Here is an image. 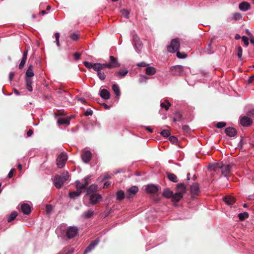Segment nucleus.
I'll use <instances>...</instances> for the list:
<instances>
[{
	"label": "nucleus",
	"mask_w": 254,
	"mask_h": 254,
	"mask_svg": "<svg viewBox=\"0 0 254 254\" xmlns=\"http://www.w3.org/2000/svg\"><path fill=\"white\" fill-rule=\"evenodd\" d=\"M68 178L69 176L67 173L65 175L56 176L54 179L55 186L58 189L61 188L64 183L68 179Z\"/></svg>",
	"instance_id": "obj_2"
},
{
	"label": "nucleus",
	"mask_w": 254,
	"mask_h": 254,
	"mask_svg": "<svg viewBox=\"0 0 254 254\" xmlns=\"http://www.w3.org/2000/svg\"><path fill=\"white\" fill-rule=\"evenodd\" d=\"M32 134L33 131L31 129H29L27 132V135L28 136H30Z\"/></svg>",
	"instance_id": "obj_59"
},
{
	"label": "nucleus",
	"mask_w": 254,
	"mask_h": 254,
	"mask_svg": "<svg viewBox=\"0 0 254 254\" xmlns=\"http://www.w3.org/2000/svg\"><path fill=\"white\" fill-rule=\"evenodd\" d=\"M240 123L243 126L248 127L251 125L252 120L248 117L244 116L241 118Z\"/></svg>",
	"instance_id": "obj_11"
},
{
	"label": "nucleus",
	"mask_w": 254,
	"mask_h": 254,
	"mask_svg": "<svg viewBox=\"0 0 254 254\" xmlns=\"http://www.w3.org/2000/svg\"><path fill=\"white\" fill-rule=\"evenodd\" d=\"M239 8L241 11H246L250 9L251 5L248 2L243 1L239 4Z\"/></svg>",
	"instance_id": "obj_13"
},
{
	"label": "nucleus",
	"mask_w": 254,
	"mask_h": 254,
	"mask_svg": "<svg viewBox=\"0 0 254 254\" xmlns=\"http://www.w3.org/2000/svg\"><path fill=\"white\" fill-rule=\"evenodd\" d=\"M112 89L114 91L116 96L119 98L120 96V89L119 86L117 84H114L112 86Z\"/></svg>",
	"instance_id": "obj_27"
},
{
	"label": "nucleus",
	"mask_w": 254,
	"mask_h": 254,
	"mask_svg": "<svg viewBox=\"0 0 254 254\" xmlns=\"http://www.w3.org/2000/svg\"><path fill=\"white\" fill-rule=\"evenodd\" d=\"M79 101H80V102H81V103H84H84H85V99H83V98H80V99H79Z\"/></svg>",
	"instance_id": "obj_62"
},
{
	"label": "nucleus",
	"mask_w": 254,
	"mask_h": 254,
	"mask_svg": "<svg viewBox=\"0 0 254 254\" xmlns=\"http://www.w3.org/2000/svg\"><path fill=\"white\" fill-rule=\"evenodd\" d=\"M160 106L161 108H165L167 111L171 106V104L167 100H165L164 102L161 103Z\"/></svg>",
	"instance_id": "obj_33"
},
{
	"label": "nucleus",
	"mask_w": 254,
	"mask_h": 254,
	"mask_svg": "<svg viewBox=\"0 0 254 254\" xmlns=\"http://www.w3.org/2000/svg\"><path fill=\"white\" fill-rule=\"evenodd\" d=\"M242 41L244 42L245 45L246 46H248L249 44V39L248 38L246 37V36H243L242 37Z\"/></svg>",
	"instance_id": "obj_49"
},
{
	"label": "nucleus",
	"mask_w": 254,
	"mask_h": 254,
	"mask_svg": "<svg viewBox=\"0 0 254 254\" xmlns=\"http://www.w3.org/2000/svg\"><path fill=\"white\" fill-rule=\"evenodd\" d=\"M156 72V69L153 66H148L145 69V73L148 75H154Z\"/></svg>",
	"instance_id": "obj_19"
},
{
	"label": "nucleus",
	"mask_w": 254,
	"mask_h": 254,
	"mask_svg": "<svg viewBox=\"0 0 254 254\" xmlns=\"http://www.w3.org/2000/svg\"><path fill=\"white\" fill-rule=\"evenodd\" d=\"M83 64L85 66H86L88 68H93L94 63H89L88 62H84Z\"/></svg>",
	"instance_id": "obj_41"
},
{
	"label": "nucleus",
	"mask_w": 254,
	"mask_h": 254,
	"mask_svg": "<svg viewBox=\"0 0 254 254\" xmlns=\"http://www.w3.org/2000/svg\"><path fill=\"white\" fill-rule=\"evenodd\" d=\"M249 217V214L247 212H245L239 214V218L241 220H243Z\"/></svg>",
	"instance_id": "obj_35"
},
{
	"label": "nucleus",
	"mask_w": 254,
	"mask_h": 254,
	"mask_svg": "<svg viewBox=\"0 0 254 254\" xmlns=\"http://www.w3.org/2000/svg\"><path fill=\"white\" fill-rule=\"evenodd\" d=\"M110 62L108 64H105V66L107 68H116L120 66V64L118 62L117 58L111 56L109 57Z\"/></svg>",
	"instance_id": "obj_5"
},
{
	"label": "nucleus",
	"mask_w": 254,
	"mask_h": 254,
	"mask_svg": "<svg viewBox=\"0 0 254 254\" xmlns=\"http://www.w3.org/2000/svg\"><path fill=\"white\" fill-rule=\"evenodd\" d=\"M26 59H24V58H22L19 65V69H22L23 67H24L25 63H26Z\"/></svg>",
	"instance_id": "obj_47"
},
{
	"label": "nucleus",
	"mask_w": 254,
	"mask_h": 254,
	"mask_svg": "<svg viewBox=\"0 0 254 254\" xmlns=\"http://www.w3.org/2000/svg\"><path fill=\"white\" fill-rule=\"evenodd\" d=\"M111 185V183L109 182H106L104 184L103 188H107Z\"/></svg>",
	"instance_id": "obj_56"
},
{
	"label": "nucleus",
	"mask_w": 254,
	"mask_h": 254,
	"mask_svg": "<svg viewBox=\"0 0 254 254\" xmlns=\"http://www.w3.org/2000/svg\"><path fill=\"white\" fill-rule=\"evenodd\" d=\"M92 153L89 151H85L82 155V159L84 162L88 163L91 159Z\"/></svg>",
	"instance_id": "obj_14"
},
{
	"label": "nucleus",
	"mask_w": 254,
	"mask_h": 254,
	"mask_svg": "<svg viewBox=\"0 0 254 254\" xmlns=\"http://www.w3.org/2000/svg\"><path fill=\"white\" fill-rule=\"evenodd\" d=\"M171 140L173 141H175L176 140H177V138L176 137L173 136L171 138Z\"/></svg>",
	"instance_id": "obj_63"
},
{
	"label": "nucleus",
	"mask_w": 254,
	"mask_h": 254,
	"mask_svg": "<svg viewBox=\"0 0 254 254\" xmlns=\"http://www.w3.org/2000/svg\"><path fill=\"white\" fill-rule=\"evenodd\" d=\"M102 196L98 193H93L91 194L90 196V202L92 204L100 202L102 200Z\"/></svg>",
	"instance_id": "obj_6"
},
{
	"label": "nucleus",
	"mask_w": 254,
	"mask_h": 254,
	"mask_svg": "<svg viewBox=\"0 0 254 254\" xmlns=\"http://www.w3.org/2000/svg\"><path fill=\"white\" fill-rule=\"evenodd\" d=\"M99 241L97 240L94 241L93 242L91 243L90 245L86 248L85 250L84 254H85L89 252H90L92 249H93L95 246L98 244Z\"/></svg>",
	"instance_id": "obj_20"
},
{
	"label": "nucleus",
	"mask_w": 254,
	"mask_h": 254,
	"mask_svg": "<svg viewBox=\"0 0 254 254\" xmlns=\"http://www.w3.org/2000/svg\"><path fill=\"white\" fill-rule=\"evenodd\" d=\"M138 191V189L136 186H132L127 190V197L128 198L133 197Z\"/></svg>",
	"instance_id": "obj_9"
},
{
	"label": "nucleus",
	"mask_w": 254,
	"mask_h": 254,
	"mask_svg": "<svg viewBox=\"0 0 254 254\" xmlns=\"http://www.w3.org/2000/svg\"><path fill=\"white\" fill-rule=\"evenodd\" d=\"M186 187L183 184H178L177 186V192H180L182 195L183 194L186 192Z\"/></svg>",
	"instance_id": "obj_21"
},
{
	"label": "nucleus",
	"mask_w": 254,
	"mask_h": 254,
	"mask_svg": "<svg viewBox=\"0 0 254 254\" xmlns=\"http://www.w3.org/2000/svg\"><path fill=\"white\" fill-rule=\"evenodd\" d=\"M183 196L180 192H176L175 194L173 193L172 200L174 202H178L183 197Z\"/></svg>",
	"instance_id": "obj_23"
},
{
	"label": "nucleus",
	"mask_w": 254,
	"mask_h": 254,
	"mask_svg": "<svg viewBox=\"0 0 254 254\" xmlns=\"http://www.w3.org/2000/svg\"><path fill=\"white\" fill-rule=\"evenodd\" d=\"M170 70L174 74L180 75L184 71V67L182 65H177L172 66Z\"/></svg>",
	"instance_id": "obj_8"
},
{
	"label": "nucleus",
	"mask_w": 254,
	"mask_h": 254,
	"mask_svg": "<svg viewBox=\"0 0 254 254\" xmlns=\"http://www.w3.org/2000/svg\"><path fill=\"white\" fill-rule=\"evenodd\" d=\"M46 208L47 212L49 213L52 211V207L51 205H47Z\"/></svg>",
	"instance_id": "obj_52"
},
{
	"label": "nucleus",
	"mask_w": 254,
	"mask_h": 254,
	"mask_svg": "<svg viewBox=\"0 0 254 254\" xmlns=\"http://www.w3.org/2000/svg\"><path fill=\"white\" fill-rule=\"evenodd\" d=\"M168 178L171 181H172L173 182H178V179L177 176L171 173H168Z\"/></svg>",
	"instance_id": "obj_34"
},
{
	"label": "nucleus",
	"mask_w": 254,
	"mask_h": 254,
	"mask_svg": "<svg viewBox=\"0 0 254 254\" xmlns=\"http://www.w3.org/2000/svg\"><path fill=\"white\" fill-rule=\"evenodd\" d=\"M190 191L192 195H197L199 192V188L198 184H193L190 186Z\"/></svg>",
	"instance_id": "obj_15"
},
{
	"label": "nucleus",
	"mask_w": 254,
	"mask_h": 254,
	"mask_svg": "<svg viewBox=\"0 0 254 254\" xmlns=\"http://www.w3.org/2000/svg\"><path fill=\"white\" fill-rule=\"evenodd\" d=\"M137 65L138 66H148V64H146V63L143 62H141V63H137Z\"/></svg>",
	"instance_id": "obj_51"
},
{
	"label": "nucleus",
	"mask_w": 254,
	"mask_h": 254,
	"mask_svg": "<svg viewBox=\"0 0 254 254\" xmlns=\"http://www.w3.org/2000/svg\"><path fill=\"white\" fill-rule=\"evenodd\" d=\"M100 96L104 99L108 100L110 98V92L105 89L101 90L100 93Z\"/></svg>",
	"instance_id": "obj_16"
},
{
	"label": "nucleus",
	"mask_w": 254,
	"mask_h": 254,
	"mask_svg": "<svg viewBox=\"0 0 254 254\" xmlns=\"http://www.w3.org/2000/svg\"><path fill=\"white\" fill-rule=\"evenodd\" d=\"M92 113H93V112L91 110H87L85 113V115L86 116H90V115H92Z\"/></svg>",
	"instance_id": "obj_53"
},
{
	"label": "nucleus",
	"mask_w": 254,
	"mask_h": 254,
	"mask_svg": "<svg viewBox=\"0 0 254 254\" xmlns=\"http://www.w3.org/2000/svg\"><path fill=\"white\" fill-rule=\"evenodd\" d=\"M14 76V72H11L9 73V79L10 81L12 80V79H13Z\"/></svg>",
	"instance_id": "obj_55"
},
{
	"label": "nucleus",
	"mask_w": 254,
	"mask_h": 254,
	"mask_svg": "<svg viewBox=\"0 0 254 254\" xmlns=\"http://www.w3.org/2000/svg\"><path fill=\"white\" fill-rule=\"evenodd\" d=\"M145 190L148 193H155L157 192L158 187L154 185H149L145 187Z\"/></svg>",
	"instance_id": "obj_12"
},
{
	"label": "nucleus",
	"mask_w": 254,
	"mask_h": 254,
	"mask_svg": "<svg viewBox=\"0 0 254 254\" xmlns=\"http://www.w3.org/2000/svg\"><path fill=\"white\" fill-rule=\"evenodd\" d=\"M233 18L235 20H239L242 18V15L240 13L236 12L233 14Z\"/></svg>",
	"instance_id": "obj_44"
},
{
	"label": "nucleus",
	"mask_w": 254,
	"mask_h": 254,
	"mask_svg": "<svg viewBox=\"0 0 254 254\" xmlns=\"http://www.w3.org/2000/svg\"><path fill=\"white\" fill-rule=\"evenodd\" d=\"M67 157L65 153H61L57 157L56 162L58 168H62L64 166V165L67 161Z\"/></svg>",
	"instance_id": "obj_3"
},
{
	"label": "nucleus",
	"mask_w": 254,
	"mask_h": 254,
	"mask_svg": "<svg viewBox=\"0 0 254 254\" xmlns=\"http://www.w3.org/2000/svg\"><path fill=\"white\" fill-rule=\"evenodd\" d=\"M224 201L227 204L231 205L235 202V199L232 196H226L224 198Z\"/></svg>",
	"instance_id": "obj_22"
},
{
	"label": "nucleus",
	"mask_w": 254,
	"mask_h": 254,
	"mask_svg": "<svg viewBox=\"0 0 254 254\" xmlns=\"http://www.w3.org/2000/svg\"><path fill=\"white\" fill-rule=\"evenodd\" d=\"M32 84V80L30 79H26V86L27 89L29 91H32V87L31 86Z\"/></svg>",
	"instance_id": "obj_36"
},
{
	"label": "nucleus",
	"mask_w": 254,
	"mask_h": 254,
	"mask_svg": "<svg viewBox=\"0 0 254 254\" xmlns=\"http://www.w3.org/2000/svg\"><path fill=\"white\" fill-rule=\"evenodd\" d=\"M74 56L76 60H78L80 58V55L77 53H75L74 54Z\"/></svg>",
	"instance_id": "obj_58"
},
{
	"label": "nucleus",
	"mask_w": 254,
	"mask_h": 254,
	"mask_svg": "<svg viewBox=\"0 0 254 254\" xmlns=\"http://www.w3.org/2000/svg\"><path fill=\"white\" fill-rule=\"evenodd\" d=\"M105 64H101L100 63H94V64H93V69L96 70V71H100V70L105 67H106V66H105Z\"/></svg>",
	"instance_id": "obj_25"
},
{
	"label": "nucleus",
	"mask_w": 254,
	"mask_h": 254,
	"mask_svg": "<svg viewBox=\"0 0 254 254\" xmlns=\"http://www.w3.org/2000/svg\"><path fill=\"white\" fill-rule=\"evenodd\" d=\"M250 41L252 44L254 45V37L252 36H250Z\"/></svg>",
	"instance_id": "obj_60"
},
{
	"label": "nucleus",
	"mask_w": 254,
	"mask_h": 254,
	"mask_svg": "<svg viewBox=\"0 0 254 254\" xmlns=\"http://www.w3.org/2000/svg\"><path fill=\"white\" fill-rule=\"evenodd\" d=\"M21 209L23 213L25 214H29L31 212V208L28 204H23L21 206Z\"/></svg>",
	"instance_id": "obj_17"
},
{
	"label": "nucleus",
	"mask_w": 254,
	"mask_h": 254,
	"mask_svg": "<svg viewBox=\"0 0 254 254\" xmlns=\"http://www.w3.org/2000/svg\"><path fill=\"white\" fill-rule=\"evenodd\" d=\"M161 134L163 136L167 137L170 135V132L169 130L164 129L161 131Z\"/></svg>",
	"instance_id": "obj_40"
},
{
	"label": "nucleus",
	"mask_w": 254,
	"mask_h": 254,
	"mask_svg": "<svg viewBox=\"0 0 254 254\" xmlns=\"http://www.w3.org/2000/svg\"><path fill=\"white\" fill-rule=\"evenodd\" d=\"M26 75L27 77H32L34 76V73L32 69V66L30 65L26 71Z\"/></svg>",
	"instance_id": "obj_31"
},
{
	"label": "nucleus",
	"mask_w": 254,
	"mask_h": 254,
	"mask_svg": "<svg viewBox=\"0 0 254 254\" xmlns=\"http://www.w3.org/2000/svg\"><path fill=\"white\" fill-rule=\"evenodd\" d=\"M243 50L242 48L239 46L238 47V56L239 59L241 60L242 57Z\"/></svg>",
	"instance_id": "obj_43"
},
{
	"label": "nucleus",
	"mask_w": 254,
	"mask_h": 254,
	"mask_svg": "<svg viewBox=\"0 0 254 254\" xmlns=\"http://www.w3.org/2000/svg\"><path fill=\"white\" fill-rule=\"evenodd\" d=\"M79 34L78 33H73L70 34V38L73 41L77 40L79 38Z\"/></svg>",
	"instance_id": "obj_38"
},
{
	"label": "nucleus",
	"mask_w": 254,
	"mask_h": 254,
	"mask_svg": "<svg viewBox=\"0 0 254 254\" xmlns=\"http://www.w3.org/2000/svg\"><path fill=\"white\" fill-rule=\"evenodd\" d=\"M182 118V115L180 113H177L176 114L175 117L174 118V122H177V121H179L180 120H181Z\"/></svg>",
	"instance_id": "obj_46"
},
{
	"label": "nucleus",
	"mask_w": 254,
	"mask_h": 254,
	"mask_svg": "<svg viewBox=\"0 0 254 254\" xmlns=\"http://www.w3.org/2000/svg\"><path fill=\"white\" fill-rule=\"evenodd\" d=\"M98 76L99 78L102 80H104L106 78V75L105 73L100 71L98 72Z\"/></svg>",
	"instance_id": "obj_42"
},
{
	"label": "nucleus",
	"mask_w": 254,
	"mask_h": 254,
	"mask_svg": "<svg viewBox=\"0 0 254 254\" xmlns=\"http://www.w3.org/2000/svg\"><path fill=\"white\" fill-rule=\"evenodd\" d=\"M122 14L126 18H129V11L127 9H124L121 10Z\"/></svg>",
	"instance_id": "obj_39"
},
{
	"label": "nucleus",
	"mask_w": 254,
	"mask_h": 254,
	"mask_svg": "<svg viewBox=\"0 0 254 254\" xmlns=\"http://www.w3.org/2000/svg\"><path fill=\"white\" fill-rule=\"evenodd\" d=\"M241 38V36L240 35H239V34H236V36H235V39L238 40V39H239Z\"/></svg>",
	"instance_id": "obj_61"
},
{
	"label": "nucleus",
	"mask_w": 254,
	"mask_h": 254,
	"mask_svg": "<svg viewBox=\"0 0 254 254\" xmlns=\"http://www.w3.org/2000/svg\"><path fill=\"white\" fill-rule=\"evenodd\" d=\"M127 73H128V70H121V71H119L118 74L119 75H121L122 76H125V75H126L127 74Z\"/></svg>",
	"instance_id": "obj_48"
},
{
	"label": "nucleus",
	"mask_w": 254,
	"mask_h": 254,
	"mask_svg": "<svg viewBox=\"0 0 254 254\" xmlns=\"http://www.w3.org/2000/svg\"><path fill=\"white\" fill-rule=\"evenodd\" d=\"M88 179H89V178H88V177L85 178L84 179V183L83 184L81 183L79 181H76V187L77 188V190H81L82 191V190L83 189H85L86 187V186L88 185Z\"/></svg>",
	"instance_id": "obj_10"
},
{
	"label": "nucleus",
	"mask_w": 254,
	"mask_h": 254,
	"mask_svg": "<svg viewBox=\"0 0 254 254\" xmlns=\"http://www.w3.org/2000/svg\"><path fill=\"white\" fill-rule=\"evenodd\" d=\"M125 193L123 190H119L117 192V199L119 200H122L125 197Z\"/></svg>",
	"instance_id": "obj_32"
},
{
	"label": "nucleus",
	"mask_w": 254,
	"mask_h": 254,
	"mask_svg": "<svg viewBox=\"0 0 254 254\" xmlns=\"http://www.w3.org/2000/svg\"><path fill=\"white\" fill-rule=\"evenodd\" d=\"M17 214L16 212H12L10 215H9L8 218V222H11V221L13 220L17 216Z\"/></svg>",
	"instance_id": "obj_37"
},
{
	"label": "nucleus",
	"mask_w": 254,
	"mask_h": 254,
	"mask_svg": "<svg viewBox=\"0 0 254 254\" xmlns=\"http://www.w3.org/2000/svg\"><path fill=\"white\" fill-rule=\"evenodd\" d=\"M59 125H68L69 124V120L65 118H59L58 120Z\"/></svg>",
	"instance_id": "obj_26"
},
{
	"label": "nucleus",
	"mask_w": 254,
	"mask_h": 254,
	"mask_svg": "<svg viewBox=\"0 0 254 254\" xmlns=\"http://www.w3.org/2000/svg\"><path fill=\"white\" fill-rule=\"evenodd\" d=\"M225 132L226 134L230 137H233L236 134V131L235 128L233 127H227L225 129Z\"/></svg>",
	"instance_id": "obj_18"
},
{
	"label": "nucleus",
	"mask_w": 254,
	"mask_h": 254,
	"mask_svg": "<svg viewBox=\"0 0 254 254\" xmlns=\"http://www.w3.org/2000/svg\"><path fill=\"white\" fill-rule=\"evenodd\" d=\"M81 193V191L79 190H77L75 191L71 192L69 193V197L71 198H75L79 196Z\"/></svg>",
	"instance_id": "obj_29"
},
{
	"label": "nucleus",
	"mask_w": 254,
	"mask_h": 254,
	"mask_svg": "<svg viewBox=\"0 0 254 254\" xmlns=\"http://www.w3.org/2000/svg\"><path fill=\"white\" fill-rule=\"evenodd\" d=\"M173 192L170 190L169 189H166L164 190L163 195L167 198H172L173 196Z\"/></svg>",
	"instance_id": "obj_24"
},
{
	"label": "nucleus",
	"mask_w": 254,
	"mask_h": 254,
	"mask_svg": "<svg viewBox=\"0 0 254 254\" xmlns=\"http://www.w3.org/2000/svg\"><path fill=\"white\" fill-rule=\"evenodd\" d=\"M180 47V43L178 39H173L170 43V45L168 46L167 49L170 53L177 52V56L178 58L183 59L187 57V55L184 53H181L178 52Z\"/></svg>",
	"instance_id": "obj_1"
},
{
	"label": "nucleus",
	"mask_w": 254,
	"mask_h": 254,
	"mask_svg": "<svg viewBox=\"0 0 254 254\" xmlns=\"http://www.w3.org/2000/svg\"><path fill=\"white\" fill-rule=\"evenodd\" d=\"M97 185H94V184L91 185L87 190V194H91L93 193V192H95L97 190Z\"/></svg>",
	"instance_id": "obj_28"
},
{
	"label": "nucleus",
	"mask_w": 254,
	"mask_h": 254,
	"mask_svg": "<svg viewBox=\"0 0 254 254\" xmlns=\"http://www.w3.org/2000/svg\"><path fill=\"white\" fill-rule=\"evenodd\" d=\"M146 129L148 130L149 132H152V129L150 128H149V127H146Z\"/></svg>",
	"instance_id": "obj_64"
},
{
	"label": "nucleus",
	"mask_w": 254,
	"mask_h": 254,
	"mask_svg": "<svg viewBox=\"0 0 254 254\" xmlns=\"http://www.w3.org/2000/svg\"><path fill=\"white\" fill-rule=\"evenodd\" d=\"M212 167L213 170L215 171H216L218 169H221L222 173L225 176H227L229 174L230 171L231 167L229 165L222 166L221 165V164H217L216 165H214Z\"/></svg>",
	"instance_id": "obj_4"
},
{
	"label": "nucleus",
	"mask_w": 254,
	"mask_h": 254,
	"mask_svg": "<svg viewBox=\"0 0 254 254\" xmlns=\"http://www.w3.org/2000/svg\"><path fill=\"white\" fill-rule=\"evenodd\" d=\"M14 171H15V170H14V169H11V170L10 171V172H9L8 175V177H9V178H12V176H13V173H14Z\"/></svg>",
	"instance_id": "obj_54"
},
{
	"label": "nucleus",
	"mask_w": 254,
	"mask_h": 254,
	"mask_svg": "<svg viewBox=\"0 0 254 254\" xmlns=\"http://www.w3.org/2000/svg\"><path fill=\"white\" fill-rule=\"evenodd\" d=\"M78 232V229L76 227H70L66 231V236L68 238L70 239L76 236Z\"/></svg>",
	"instance_id": "obj_7"
},
{
	"label": "nucleus",
	"mask_w": 254,
	"mask_h": 254,
	"mask_svg": "<svg viewBox=\"0 0 254 254\" xmlns=\"http://www.w3.org/2000/svg\"><path fill=\"white\" fill-rule=\"evenodd\" d=\"M226 126V123L225 122H219L216 125V127L218 128H222Z\"/></svg>",
	"instance_id": "obj_50"
},
{
	"label": "nucleus",
	"mask_w": 254,
	"mask_h": 254,
	"mask_svg": "<svg viewBox=\"0 0 254 254\" xmlns=\"http://www.w3.org/2000/svg\"><path fill=\"white\" fill-rule=\"evenodd\" d=\"M27 54H28V51L27 50H25L23 52V58H22L27 59Z\"/></svg>",
	"instance_id": "obj_57"
},
{
	"label": "nucleus",
	"mask_w": 254,
	"mask_h": 254,
	"mask_svg": "<svg viewBox=\"0 0 254 254\" xmlns=\"http://www.w3.org/2000/svg\"><path fill=\"white\" fill-rule=\"evenodd\" d=\"M55 36L56 38V42L57 45L58 47H60V42H59L60 34L59 33H56L55 34Z\"/></svg>",
	"instance_id": "obj_45"
},
{
	"label": "nucleus",
	"mask_w": 254,
	"mask_h": 254,
	"mask_svg": "<svg viewBox=\"0 0 254 254\" xmlns=\"http://www.w3.org/2000/svg\"><path fill=\"white\" fill-rule=\"evenodd\" d=\"M94 211L92 210H89L83 213V217L85 218H89L93 216Z\"/></svg>",
	"instance_id": "obj_30"
}]
</instances>
